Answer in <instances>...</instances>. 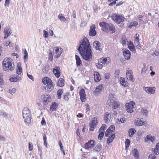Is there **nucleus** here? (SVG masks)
I'll list each match as a JSON object with an SVG mask.
<instances>
[{
  "label": "nucleus",
  "instance_id": "obj_1",
  "mask_svg": "<svg viewBox=\"0 0 159 159\" xmlns=\"http://www.w3.org/2000/svg\"><path fill=\"white\" fill-rule=\"evenodd\" d=\"M78 50L84 59L87 61L92 59L91 47L87 38L84 37L80 41Z\"/></svg>",
  "mask_w": 159,
  "mask_h": 159
},
{
  "label": "nucleus",
  "instance_id": "obj_2",
  "mask_svg": "<svg viewBox=\"0 0 159 159\" xmlns=\"http://www.w3.org/2000/svg\"><path fill=\"white\" fill-rule=\"evenodd\" d=\"M2 65L4 71H12L14 69L15 66L12 59L8 57L5 58L3 61Z\"/></svg>",
  "mask_w": 159,
  "mask_h": 159
},
{
  "label": "nucleus",
  "instance_id": "obj_3",
  "mask_svg": "<svg viewBox=\"0 0 159 159\" xmlns=\"http://www.w3.org/2000/svg\"><path fill=\"white\" fill-rule=\"evenodd\" d=\"M115 129V126L111 125L106 131L105 135L106 137H108L107 140V143L108 144H109L112 142L115 137V134L114 132Z\"/></svg>",
  "mask_w": 159,
  "mask_h": 159
},
{
  "label": "nucleus",
  "instance_id": "obj_4",
  "mask_svg": "<svg viewBox=\"0 0 159 159\" xmlns=\"http://www.w3.org/2000/svg\"><path fill=\"white\" fill-rule=\"evenodd\" d=\"M107 105L110 107H112L114 109H116L119 107V104L115 101V98L113 93H111L109 95V99L107 103Z\"/></svg>",
  "mask_w": 159,
  "mask_h": 159
},
{
  "label": "nucleus",
  "instance_id": "obj_5",
  "mask_svg": "<svg viewBox=\"0 0 159 159\" xmlns=\"http://www.w3.org/2000/svg\"><path fill=\"white\" fill-rule=\"evenodd\" d=\"M23 116L26 124H29L31 122V115L30 110L27 107L24 108L22 111Z\"/></svg>",
  "mask_w": 159,
  "mask_h": 159
},
{
  "label": "nucleus",
  "instance_id": "obj_6",
  "mask_svg": "<svg viewBox=\"0 0 159 159\" xmlns=\"http://www.w3.org/2000/svg\"><path fill=\"white\" fill-rule=\"evenodd\" d=\"M99 25L104 29L109 30L111 34L114 33L116 32V29L114 26L111 23L102 22L100 23Z\"/></svg>",
  "mask_w": 159,
  "mask_h": 159
},
{
  "label": "nucleus",
  "instance_id": "obj_7",
  "mask_svg": "<svg viewBox=\"0 0 159 159\" xmlns=\"http://www.w3.org/2000/svg\"><path fill=\"white\" fill-rule=\"evenodd\" d=\"M112 20L116 23L120 24L124 20V18L121 15L113 14L112 16Z\"/></svg>",
  "mask_w": 159,
  "mask_h": 159
},
{
  "label": "nucleus",
  "instance_id": "obj_8",
  "mask_svg": "<svg viewBox=\"0 0 159 159\" xmlns=\"http://www.w3.org/2000/svg\"><path fill=\"white\" fill-rule=\"evenodd\" d=\"M42 81L44 84H47V86L48 89H52L53 88V83L50 78L48 77H45L42 79Z\"/></svg>",
  "mask_w": 159,
  "mask_h": 159
},
{
  "label": "nucleus",
  "instance_id": "obj_9",
  "mask_svg": "<svg viewBox=\"0 0 159 159\" xmlns=\"http://www.w3.org/2000/svg\"><path fill=\"white\" fill-rule=\"evenodd\" d=\"M41 98L42 100L43 105L45 106L48 105V103L52 101L50 95L47 94L42 95Z\"/></svg>",
  "mask_w": 159,
  "mask_h": 159
},
{
  "label": "nucleus",
  "instance_id": "obj_10",
  "mask_svg": "<svg viewBox=\"0 0 159 159\" xmlns=\"http://www.w3.org/2000/svg\"><path fill=\"white\" fill-rule=\"evenodd\" d=\"M108 63L107 59L106 58L101 59L98 61L97 64H96V66L98 69H101L103 66H105L106 64Z\"/></svg>",
  "mask_w": 159,
  "mask_h": 159
},
{
  "label": "nucleus",
  "instance_id": "obj_11",
  "mask_svg": "<svg viewBox=\"0 0 159 159\" xmlns=\"http://www.w3.org/2000/svg\"><path fill=\"white\" fill-rule=\"evenodd\" d=\"M135 103L132 101H130L128 103H127L125 105V107L127 111L129 113H131L133 112V109L134 108Z\"/></svg>",
  "mask_w": 159,
  "mask_h": 159
},
{
  "label": "nucleus",
  "instance_id": "obj_12",
  "mask_svg": "<svg viewBox=\"0 0 159 159\" xmlns=\"http://www.w3.org/2000/svg\"><path fill=\"white\" fill-rule=\"evenodd\" d=\"M95 142L94 140H90L88 143L85 144L84 148L86 149H89L90 148H93L95 144Z\"/></svg>",
  "mask_w": 159,
  "mask_h": 159
},
{
  "label": "nucleus",
  "instance_id": "obj_13",
  "mask_svg": "<svg viewBox=\"0 0 159 159\" xmlns=\"http://www.w3.org/2000/svg\"><path fill=\"white\" fill-rule=\"evenodd\" d=\"M111 118V114L110 111L105 112L104 116V120L106 123H108L110 122Z\"/></svg>",
  "mask_w": 159,
  "mask_h": 159
},
{
  "label": "nucleus",
  "instance_id": "obj_14",
  "mask_svg": "<svg viewBox=\"0 0 159 159\" xmlns=\"http://www.w3.org/2000/svg\"><path fill=\"white\" fill-rule=\"evenodd\" d=\"M133 72L131 70H127L126 72V77L127 80H130L132 82L134 81L133 75Z\"/></svg>",
  "mask_w": 159,
  "mask_h": 159
},
{
  "label": "nucleus",
  "instance_id": "obj_15",
  "mask_svg": "<svg viewBox=\"0 0 159 159\" xmlns=\"http://www.w3.org/2000/svg\"><path fill=\"white\" fill-rule=\"evenodd\" d=\"M123 52L125 59L126 60H129L130 58L131 54L130 52L127 49H123Z\"/></svg>",
  "mask_w": 159,
  "mask_h": 159
},
{
  "label": "nucleus",
  "instance_id": "obj_16",
  "mask_svg": "<svg viewBox=\"0 0 159 159\" xmlns=\"http://www.w3.org/2000/svg\"><path fill=\"white\" fill-rule=\"evenodd\" d=\"M93 47L96 50L101 51L102 50V46L100 43L98 41H95L93 43Z\"/></svg>",
  "mask_w": 159,
  "mask_h": 159
},
{
  "label": "nucleus",
  "instance_id": "obj_17",
  "mask_svg": "<svg viewBox=\"0 0 159 159\" xmlns=\"http://www.w3.org/2000/svg\"><path fill=\"white\" fill-rule=\"evenodd\" d=\"M95 28V26L94 24H93L91 25L89 31V35L90 36H93L95 35L96 34Z\"/></svg>",
  "mask_w": 159,
  "mask_h": 159
},
{
  "label": "nucleus",
  "instance_id": "obj_18",
  "mask_svg": "<svg viewBox=\"0 0 159 159\" xmlns=\"http://www.w3.org/2000/svg\"><path fill=\"white\" fill-rule=\"evenodd\" d=\"M10 30V28L9 27H6L4 29V39H7L11 34V32Z\"/></svg>",
  "mask_w": 159,
  "mask_h": 159
},
{
  "label": "nucleus",
  "instance_id": "obj_19",
  "mask_svg": "<svg viewBox=\"0 0 159 159\" xmlns=\"http://www.w3.org/2000/svg\"><path fill=\"white\" fill-rule=\"evenodd\" d=\"M85 90H80L79 92L80 99L82 102H84L86 99V94Z\"/></svg>",
  "mask_w": 159,
  "mask_h": 159
},
{
  "label": "nucleus",
  "instance_id": "obj_20",
  "mask_svg": "<svg viewBox=\"0 0 159 159\" xmlns=\"http://www.w3.org/2000/svg\"><path fill=\"white\" fill-rule=\"evenodd\" d=\"M60 68L59 66H55L53 70V72L55 76L58 78L60 75Z\"/></svg>",
  "mask_w": 159,
  "mask_h": 159
},
{
  "label": "nucleus",
  "instance_id": "obj_21",
  "mask_svg": "<svg viewBox=\"0 0 159 159\" xmlns=\"http://www.w3.org/2000/svg\"><path fill=\"white\" fill-rule=\"evenodd\" d=\"M9 80L11 82H17L20 80V77L19 75H14L12 78H10Z\"/></svg>",
  "mask_w": 159,
  "mask_h": 159
},
{
  "label": "nucleus",
  "instance_id": "obj_22",
  "mask_svg": "<svg viewBox=\"0 0 159 159\" xmlns=\"http://www.w3.org/2000/svg\"><path fill=\"white\" fill-rule=\"evenodd\" d=\"M58 106V105L57 103L55 102H52L50 107V110L52 111H56Z\"/></svg>",
  "mask_w": 159,
  "mask_h": 159
},
{
  "label": "nucleus",
  "instance_id": "obj_23",
  "mask_svg": "<svg viewBox=\"0 0 159 159\" xmlns=\"http://www.w3.org/2000/svg\"><path fill=\"white\" fill-rule=\"evenodd\" d=\"M97 119L94 118L89 124L90 127L91 128H94L96 126Z\"/></svg>",
  "mask_w": 159,
  "mask_h": 159
},
{
  "label": "nucleus",
  "instance_id": "obj_24",
  "mask_svg": "<svg viewBox=\"0 0 159 159\" xmlns=\"http://www.w3.org/2000/svg\"><path fill=\"white\" fill-rule=\"evenodd\" d=\"M54 50L57 54L56 56V57L57 58L59 57L60 56V55L61 54L62 52L61 48H60V51L59 48V47H55L54 49Z\"/></svg>",
  "mask_w": 159,
  "mask_h": 159
},
{
  "label": "nucleus",
  "instance_id": "obj_25",
  "mask_svg": "<svg viewBox=\"0 0 159 159\" xmlns=\"http://www.w3.org/2000/svg\"><path fill=\"white\" fill-rule=\"evenodd\" d=\"M75 59L76 60V63L77 66H80L82 65V63L81 61L80 60V58L79 57L76 55H75Z\"/></svg>",
  "mask_w": 159,
  "mask_h": 159
},
{
  "label": "nucleus",
  "instance_id": "obj_26",
  "mask_svg": "<svg viewBox=\"0 0 159 159\" xmlns=\"http://www.w3.org/2000/svg\"><path fill=\"white\" fill-rule=\"evenodd\" d=\"M134 158L137 159L139 158V153L137 149L134 148L132 150Z\"/></svg>",
  "mask_w": 159,
  "mask_h": 159
},
{
  "label": "nucleus",
  "instance_id": "obj_27",
  "mask_svg": "<svg viewBox=\"0 0 159 159\" xmlns=\"http://www.w3.org/2000/svg\"><path fill=\"white\" fill-rule=\"evenodd\" d=\"M64 81L63 78H60L58 81L57 85L58 86L62 87L64 85Z\"/></svg>",
  "mask_w": 159,
  "mask_h": 159
},
{
  "label": "nucleus",
  "instance_id": "obj_28",
  "mask_svg": "<svg viewBox=\"0 0 159 159\" xmlns=\"http://www.w3.org/2000/svg\"><path fill=\"white\" fill-rule=\"evenodd\" d=\"M102 146L100 143L97 144L96 147L93 149V150L97 152H99L102 149Z\"/></svg>",
  "mask_w": 159,
  "mask_h": 159
},
{
  "label": "nucleus",
  "instance_id": "obj_29",
  "mask_svg": "<svg viewBox=\"0 0 159 159\" xmlns=\"http://www.w3.org/2000/svg\"><path fill=\"white\" fill-rule=\"evenodd\" d=\"M136 130L134 129L131 128L129 130L128 132V135L130 137H132L134 135V133H135Z\"/></svg>",
  "mask_w": 159,
  "mask_h": 159
},
{
  "label": "nucleus",
  "instance_id": "obj_30",
  "mask_svg": "<svg viewBox=\"0 0 159 159\" xmlns=\"http://www.w3.org/2000/svg\"><path fill=\"white\" fill-rule=\"evenodd\" d=\"M120 83L123 86L126 87L128 85V83L125 81V80L124 78H120Z\"/></svg>",
  "mask_w": 159,
  "mask_h": 159
},
{
  "label": "nucleus",
  "instance_id": "obj_31",
  "mask_svg": "<svg viewBox=\"0 0 159 159\" xmlns=\"http://www.w3.org/2000/svg\"><path fill=\"white\" fill-rule=\"evenodd\" d=\"M95 75H95V74L94 75V80L95 81H96L97 82H99L101 79L100 76L98 72H97L96 73Z\"/></svg>",
  "mask_w": 159,
  "mask_h": 159
},
{
  "label": "nucleus",
  "instance_id": "obj_32",
  "mask_svg": "<svg viewBox=\"0 0 159 159\" xmlns=\"http://www.w3.org/2000/svg\"><path fill=\"white\" fill-rule=\"evenodd\" d=\"M28 58V53L25 49L24 52V60L25 62L27 61Z\"/></svg>",
  "mask_w": 159,
  "mask_h": 159
},
{
  "label": "nucleus",
  "instance_id": "obj_33",
  "mask_svg": "<svg viewBox=\"0 0 159 159\" xmlns=\"http://www.w3.org/2000/svg\"><path fill=\"white\" fill-rule=\"evenodd\" d=\"M49 70V66L48 65H46L42 69L43 72L45 73H47Z\"/></svg>",
  "mask_w": 159,
  "mask_h": 159
},
{
  "label": "nucleus",
  "instance_id": "obj_34",
  "mask_svg": "<svg viewBox=\"0 0 159 159\" xmlns=\"http://www.w3.org/2000/svg\"><path fill=\"white\" fill-rule=\"evenodd\" d=\"M58 18L61 21H65L66 20V19L65 17L63 16L62 14H60L58 16Z\"/></svg>",
  "mask_w": 159,
  "mask_h": 159
},
{
  "label": "nucleus",
  "instance_id": "obj_35",
  "mask_svg": "<svg viewBox=\"0 0 159 159\" xmlns=\"http://www.w3.org/2000/svg\"><path fill=\"white\" fill-rule=\"evenodd\" d=\"M146 138L147 140H146L145 141L146 142H148V140H150L152 142L154 140V137L150 135H147Z\"/></svg>",
  "mask_w": 159,
  "mask_h": 159
},
{
  "label": "nucleus",
  "instance_id": "obj_36",
  "mask_svg": "<svg viewBox=\"0 0 159 159\" xmlns=\"http://www.w3.org/2000/svg\"><path fill=\"white\" fill-rule=\"evenodd\" d=\"M141 111L143 115L147 116L148 111L146 109L142 108L141 110Z\"/></svg>",
  "mask_w": 159,
  "mask_h": 159
},
{
  "label": "nucleus",
  "instance_id": "obj_37",
  "mask_svg": "<svg viewBox=\"0 0 159 159\" xmlns=\"http://www.w3.org/2000/svg\"><path fill=\"white\" fill-rule=\"evenodd\" d=\"M0 115L3 117L4 118L6 119H7L8 117V114H7L6 112L2 111L0 112Z\"/></svg>",
  "mask_w": 159,
  "mask_h": 159
},
{
  "label": "nucleus",
  "instance_id": "obj_38",
  "mask_svg": "<svg viewBox=\"0 0 159 159\" xmlns=\"http://www.w3.org/2000/svg\"><path fill=\"white\" fill-rule=\"evenodd\" d=\"M100 130H99V135H98V139L99 140H101L103 138L104 133L102 131L101 132Z\"/></svg>",
  "mask_w": 159,
  "mask_h": 159
},
{
  "label": "nucleus",
  "instance_id": "obj_39",
  "mask_svg": "<svg viewBox=\"0 0 159 159\" xmlns=\"http://www.w3.org/2000/svg\"><path fill=\"white\" fill-rule=\"evenodd\" d=\"M18 69L16 70V73L18 75L21 74L22 71V69L20 66H19V64L17 66Z\"/></svg>",
  "mask_w": 159,
  "mask_h": 159
},
{
  "label": "nucleus",
  "instance_id": "obj_40",
  "mask_svg": "<svg viewBox=\"0 0 159 159\" xmlns=\"http://www.w3.org/2000/svg\"><path fill=\"white\" fill-rule=\"evenodd\" d=\"M62 90H58L57 97L59 99L61 98V95L62 93Z\"/></svg>",
  "mask_w": 159,
  "mask_h": 159
},
{
  "label": "nucleus",
  "instance_id": "obj_41",
  "mask_svg": "<svg viewBox=\"0 0 159 159\" xmlns=\"http://www.w3.org/2000/svg\"><path fill=\"white\" fill-rule=\"evenodd\" d=\"M134 44L136 48L138 49H139L141 47V45L140 44L139 42H134Z\"/></svg>",
  "mask_w": 159,
  "mask_h": 159
},
{
  "label": "nucleus",
  "instance_id": "obj_42",
  "mask_svg": "<svg viewBox=\"0 0 159 159\" xmlns=\"http://www.w3.org/2000/svg\"><path fill=\"white\" fill-rule=\"evenodd\" d=\"M43 140L44 141V145L47 148V137L45 134H44L43 135Z\"/></svg>",
  "mask_w": 159,
  "mask_h": 159
},
{
  "label": "nucleus",
  "instance_id": "obj_43",
  "mask_svg": "<svg viewBox=\"0 0 159 159\" xmlns=\"http://www.w3.org/2000/svg\"><path fill=\"white\" fill-rule=\"evenodd\" d=\"M128 42V40L125 38H123L121 39V43L123 45H125Z\"/></svg>",
  "mask_w": 159,
  "mask_h": 159
},
{
  "label": "nucleus",
  "instance_id": "obj_44",
  "mask_svg": "<svg viewBox=\"0 0 159 159\" xmlns=\"http://www.w3.org/2000/svg\"><path fill=\"white\" fill-rule=\"evenodd\" d=\"M126 147L127 148L129 147L130 144V141L128 139H127L125 142Z\"/></svg>",
  "mask_w": 159,
  "mask_h": 159
},
{
  "label": "nucleus",
  "instance_id": "obj_45",
  "mask_svg": "<svg viewBox=\"0 0 159 159\" xmlns=\"http://www.w3.org/2000/svg\"><path fill=\"white\" fill-rule=\"evenodd\" d=\"M106 127V125L105 124H103L102 125L101 127L100 128V129H99V130H100L101 131H102L104 132L105 128V127Z\"/></svg>",
  "mask_w": 159,
  "mask_h": 159
},
{
  "label": "nucleus",
  "instance_id": "obj_46",
  "mask_svg": "<svg viewBox=\"0 0 159 159\" xmlns=\"http://www.w3.org/2000/svg\"><path fill=\"white\" fill-rule=\"evenodd\" d=\"M148 159H156V157L154 154H151L149 156Z\"/></svg>",
  "mask_w": 159,
  "mask_h": 159
},
{
  "label": "nucleus",
  "instance_id": "obj_47",
  "mask_svg": "<svg viewBox=\"0 0 159 159\" xmlns=\"http://www.w3.org/2000/svg\"><path fill=\"white\" fill-rule=\"evenodd\" d=\"M139 35L138 34H136L135 37V39H134V42H139Z\"/></svg>",
  "mask_w": 159,
  "mask_h": 159
},
{
  "label": "nucleus",
  "instance_id": "obj_48",
  "mask_svg": "<svg viewBox=\"0 0 159 159\" xmlns=\"http://www.w3.org/2000/svg\"><path fill=\"white\" fill-rule=\"evenodd\" d=\"M147 93L150 94H153L155 93V90H145Z\"/></svg>",
  "mask_w": 159,
  "mask_h": 159
},
{
  "label": "nucleus",
  "instance_id": "obj_49",
  "mask_svg": "<svg viewBox=\"0 0 159 159\" xmlns=\"http://www.w3.org/2000/svg\"><path fill=\"white\" fill-rule=\"evenodd\" d=\"M143 68L141 70V73H143V72H145L147 70V68L146 67L145 64H143Z\"/></svg>",
  "mask_w": 159,
  "mask_h": 159
},
{
  "label": "nucleus",
  "instance_id": "obj_50",
  "mask_svg": "<svg viewBox=\"0 0 159 159\" xmlns=\"http://www.w3.org/2000/svg\"><path fill=\"white\" fill-rule=\"evenodd\" d=\"M0 103L7 104L6 101L3 98L0 97Z\"/></svg>",
  "mask_w": 159,
  "mask_h": 159
},
{
  "label": "nucleus",
  "instance_id": "obj_51",
  "mask_svg": "<svg viewBox=\"0 0 159 159\" xmlns=\"http://www.w3.org/2000/svg\"><path fill=\"white\" fill-rule=\"evenodd\" d=\"M43 36L45 38H48V33L45 30H43Z\"/></svg>",
  "mask_w": 159,
  "mask_h": 159
},
{
  "label": "nucleus",
  "instance_id": "obj_52",
  "mask_svg": "<svg viewBox=\"0 0 159 159\" xmlns=\"http://www.w3.org/2000/svg\"><path fill=\"white\" fill-rule=\"evenodd\" d=\"M29 148L30 151L32 150L33 149V144L30 143H29Z\"/></svg>",
  "mask_w": 159,
  "mask_h": 159
},
{
  "label": "nucleus",
  "instance_id": "obj_53",
  "mask_svg": "<svg viewBox=\"0 0 159 159\" xmlns=\"http://www.w3.org/2000/svg\"><path fill=\"white\" fill-rule=\"evenodd\" d=\"M140 120L142 122V125H144L146 127L148 126V124L147 122L145 121H143L141 119H140Z\"/></svg>",
  "mask_w": 159,
  "mask_h": 159
},
{
  "label": "nucleus",
  "instance_id": "obj_54",
  "mask_svg": "<svg viewBox=\"0 0 159 159\" xmlns=\"http://www.w3.org/2000/svg\"><path fill=\"white\" fill-rule=\"evenodd\" d=\"M10 4V0H5V6L6 7H8Z\"/></svg>",
  "mask_w": 159,
  "mask_h": 159
},
{
  "label": "nucleus",
  "instance_id": "obj_55",
  "mask_svg": "<svg viewBox=\"0 0 159 159\" xmlns=\"http://www.w3.org/2000/svg\"><path fill=\"white\" fill-rule=\"evenodd\" d=\"M129 48V49L131 51H134L135 50L134 48V45H131V46L129 45L128 46Z\"/></svg>",
  "mask_w": 159,
  "mask_h": 159
},
{
  "label": "nucleus",
  "instance_id": "obj_56",
  "mask_svg": "<svg viewBox=\"0 0 159 159\" xmlns=\"http://www.w3.org/2000/svg\"><path fill=\"white\" fill-rule=\"evenodd\" d=\"M138 25V22L137 21H134L131 22L130 24L131 26H136Z\"/></svg>",
  "mask_w": 159,
  "mask_h": 159
},
{
  "label": "nucleus",
  "instance_id": "obj_57",
  "mask_svg": "<svg viewBox=\"0 0 159 159\" xmlns=\"http://www.w3.org/2000/svg\"><path fill=\"white\" fill-rule=\"evenodd\" d=\"M101 90H95L93 91V93L95 95H97L101 92Z\"/></svg>",
  "mask_w": 159,
  "mask_h": 159
},
{
  "label": "nucleus",
  "instance_id": "obj_58",
  "mask_svg": "<svg viewBox=\"0 0 159 159\" xmlns=\"http://www.w3.org/2000/svg\"><path fill=\"white\" fill-rule=\"evenodd\" d=\"M135 124L137 126H139L142 125V122L140 120L139 121L137 120L135 122Z\"/></svg>",
  "mask_w": 159,
  "mask_h": 159
},
{
  "label": "nucleus",
  "instance_id": "obj_59",
  "mask_svg": "<svg viewBox=\"0 0 159 159\" xmlns=\"http://www.w3.org/2000/svg\"><path fill=\"white\" fill-rule=\"evenodd\" d=\"M41 124L42 125H46L45 120L43 117L42 118V120L41 122Z\"/></svg>",
  "mask_w": 159,
  "mask_h": 159
},
{
  "label": "nucleus",
  "instance_id": "obj_60",
  "mask_svg": "<svg viewBox=\"0 0 159 159\" xmlns=\"http://www.w3.org/2000/svg\"><path fill=\"white\" fill-rule=\"evenodd\" d=\"M12 43L10 41H7L6 42V45L7 46H9L10 47H11Z\"/></svg>",
  "mask_w": 159,
  "mask_h": 159
},
{
  "label": "nucleus",
  "instance_id": "obj_61",
  "mask_svg": "<svg viewBox=\"0 0 159 159\" xmlns=\"http://www.w3.org/2000/svg\"><path fill=\"white\" fill-rule=\"evenodd\" d=\"M86 22L85 21H84L81 23L80 26L84 27L86 25Z\"/></svg>",
  "mask_w": 159,
  "mask_h": 159
},
{
  "label": "nucleus",
  "instance_id": "obj_62",
  "mask_svg": "<svg viewBox=\"0 0 159 159\" xmlns=\"http://www.w3.org/2000/svg\"><path fill=\"white\" fill-rule=\"evenodd\" d=\"M110 76V75L109 73H106L105 75V78L106 79H108Z\"/></svg>",
  "mask_w": 159,
  "mask_h": 159
},
{
  "label": "nucleus",
  "instance_id": "obj_63",
  "mask_svg": "<svg viewBox=\"0 0 159 159\" xmlns=\"http://www.w3.org/2000/svg\"><path fill=\"white\" fill-rule=\"evenodd\" d=\"M137 17L139 21H143L142 18L143 16L142 15H139L138 16H137Z\"/></svg>",
  "mask_w": 159,
  "mask_h": 159
},
{
  "label": "nucleus",
  "instance_id": "obj_64",
  "mask_svg": "<svg viewBox=\"0 0 159 159\" xmlns=\"http://www.w3.org/2000/svg\"><path fill=\"white\" fill-rule=\"evenodd\" d=\"M154 153L156 155H158L159 154V149H155L154 150Z\"/></svg>",
  "mask_w": 159,
  "mask_h": 159
}]
</instances>
